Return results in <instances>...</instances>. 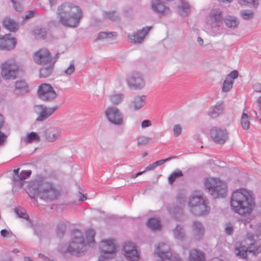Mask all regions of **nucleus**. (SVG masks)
Here are the masks:
<instances>
[{
    "instance_id": "1",
    "label": "nucleus",
    "mask_w": 261,
    "mask_h": 261,
    "mask_svg": "<svg viewBox=\"0 0 261 261\" xmlns=\"http://www.w3.org/2000/svg\"><path fill=\"white\" fill-rule=\"evenodd\" d=\"M230 206L234 213L241 216L250 214L255 206L252 192L245 189L234 191L231 195Z\"/></svg>"
},
{
    "instance_id": "2",
    "label": "nucleus",
    "mask_w": 261,
    "mask_h": 261,
    "mask_svg": "<svg viewBox=\"0 0 261 261\" xmlns=\"http://www.w3.org/2000/svg\"><path fill=\"white\" fill-rule=\"evenodd\" d=\"M208 201L202 193L195 191L191 195L189 206L190 211L196 216H205L208 214L210 207L208 205Z\"/></svg>"
},
{
    "instance_id": "3",
    "label": "nucleus",
    "mask_w": 261,
    "mask_h": 261,
    "mask_svg": "<svg viewBox=\"0 0 261 261\" xmlns=\"http://www.w3.org/2000/svg\"><path fill=\"white\" fill-rule=\"evenodd\" d=\"M204 186L214 199L224 198L227 195L226 183L218 178H207L204 180Z\"/></svg>"
},
{
    "instance_id": "4",
    "label": "nucleus",
    "mask_w": 261,
    "mask_h": 261,
    "mask_svg": "<svg viewBox=\"0 0 261 261\" xmlns=\"http://www.w3.org/2000/svg\"><path fill=\"white\" fill-rule=\"evenodd\" d=\"M71 241L70 242L66 252L73 255H79L85 251L87 244L83 233L81 231L75 229L71 231Z\"/></svg>"
},
{
    "instance_id": "5",
    "label": "nucleus",
    "mask_w": 261,
    "mask_h": 261,
    "mask_svg": "<svg viewBox=\"0 0 261 261\" xmlns=\"http://www.w3.org/2000/svg\"><path fill=\"white\" fill-rule=\"evenodd\" d=\"M69 10L66 12V27L76 28L79 26L83 16V11L81 8L71 3L68 4Z\"/></svg>"
},
{
    "instance_id": "6",
    "label": "nucleus",
    "mask_w": 261,
    "mask_h": 261,
    "mask_svg": "<svg viewBox=\"0 0 261 261\" xmlns=\"http://www.w3.org/2000/svg\"><path fill=\"white\" fill-rule=\"evenodd\" d=\"M101 245L105 248L101 249V256L98 261H105V259L114 258L116 255V247L112 239L102 240Z\"/></svg>"
},
{
    "instance_id": "7",
    "label": "nucleus",
    "mask_w": 261,
    "mask_h": 261,
    "mask_svg": "<svg viewBox=\"0 0 261 261\" xmlns=\"http://www.w3.org/2000/svg\"><path fill=\"white\" fill-rule=\"evenodd\" d=\"M33 58L34 62L37 64L45 65L54 63L50 52L45 48H40L35 51Z\"/></svg>"
},
{
    "instance_id": "8",
    "label": "nucleus",
    "mask_w": 261,
    "mask_h": 261,
    "mask_svg": "<svg viewBox=\"0 0 261 261\" xmlns=\"http://www.w3.org/2000/svg\"><path fill=\"white\" fill-rule=\"evenodd\" d=\"M105 115L108 120L115 125L123 124V114L117 108L109 107L105 111Z\"/></svg>"
},
{
    "instance_id": "9",
    "label": "nucleus",
    "mask_w": 261,
    "mask_h": 261,
    "mask_svg": "<svg viewBox=\"0 0 261 261\" xmlns=\"http://www.w3.org/2000/svg\"><path fill=\"white\" fill-rule=\"evenodd\" d=\"M37 92L39 96L44 100H53L57 96L56 92L53 86L46 83H42L40 85Z\"/></svg>"
},
{
    "instance_id": "10",
    "label": "nucleus",
    "mask_w": 261,
    "mask_h": 261,
    "mask_svg": "<svg viewBox=\"0 0 261 261\" xmlns=\"http://www.w3.org/2000/svg\"><path fill=\"white\" fill-rule=\"evenodd\" d=\"M18 71V67L15 62H6L1 65L2 76L6 79L15 78Z\"/></svg>"
},
{
    "instance_id": "11",
    "label": "nucleus",
    "mask_w": 261,
    "mask_h": 261,
    "mask_svg": "<svg viewBox=\"0 0 261 261\" xmlns=\"http://www.w3.org/2000/svg\"><path fill=\"white\" fill-rule=\"evenodd\" d=\"M154 254L161 259L162 261L171 260L172 256L170 246L164 243H161L154 250Z\"/></svg>"
},
{
    "instance_id": "12",
    "label": "nucleus",
    "mask_w": 261,
    "mask_h": 261,
    "mask_svg": "<svg viewBox=\"0 0 261 261\" xmlns=\"http://www.w3.org/2000/svg\"><path fill=\"white\" fill-rule=\"evenodd\" d=\"M210 135L214 141L219 144H224L228 139L226 130L217 127H214L211 129Z\"/></svg>"
},
{
    "instance_id": "13",
    "label": "nucleus",
    "mask_w": 261,
    "mask_h": 261,
    "mask_svg": "<svg viewBox=\"0 0 261 261\" xmlns=\"http://www.w3.org/2000/svg\"><path fill=\"white\" fill-rule=\"evenodd\" d=\"M127 82L129 87L135 89H141L145 86L142 75L139 72L133 73L127 77Z\"/></svg>"
},
{
    "instance_id": "14",
    "label": "nucleus",
    "mask_w": 261,
    "mask_h": 261,
    "mask_svg": "<svg viewBox=\"0 0 261 261\" xmlns=\"http://www.w3.org/2000/svg\"><path fill=\"white\" fill-rule=\"evenodd\" d=\"M152 11L160 17L165 16L170 14V8L166 6L162 0H152L151 3Z\"/></svg>"
},
{
    "instance_id": "15",
    "label": "nucleus",
    "mask_w": 261,
    "mask_h": 261,
    "mask_svg": "<svg viewBox=\"0 0 261 261\" xmlns=\"http://www.w3.org/2000/svg\"><path fill=\"white\" fill-rule=\"evenodd\" d=\"M151 28V26L146 27L138 30L133 35L129 34L127 35L128 40L132 43H141L143 41L145 37L147 35Z\"/></svg>"
},
{
    "instance_id": "16",
    "label": "nucleus",
    "mask_w": 261,
    "mask_h": 261,
    "mask_svg": "<svg viewBox=\"0 0 261 261\" xmlns=\"http://www.w3.org/2000/svg\"><path fill=\"white\" fill-rule=\"evenodd\" d=\"M16 43L15 39L11 37L10 35H6L0 37V49L13 48Z\"/></svg>"
},
{
    "instance_id": "17",
    "label": "nucleus",
    "mask_w": 261,
    "mask_h": 261,
    "mask_svg": "<svg viewBox=\"0 0 261 261\" xmlns=\"http://www.w3.org/2000/svg\"><path fill=\"white\" fill-rule=\"evenodd\" d=\"M192 228L194 239L198 241L202 240L205 231V228L203 224L198 221H194L192 224Z\"/></svg>"
},
{
    "instance_id": "18",
    "label": "nucleus",
    "mask_w": 261,
    "mask_h": 261,
    "mask_svg": "<svg viewBox=\"0 0 261 261\" xmlns=\"http://www.w3.org/2000/svg\"><path fill=\"white\" fill-rule=\"evenodd\" d=\"M39 112V116L37 118V121H43L50 116L56 110L54 108H47L40 105L37 107Z\"/></svg>"
},
{
    "instance_id": "19",
    "label": "nucleus",
    "mask_w": 261,
    "mask_h": 261,
    "mask_svg": "<svg viewBox=\"0 0 261 261\" xmlns=\"http://www.w3.org/2000/svg\"><path fill=\"white\" fill-rule=\"evenodd\" d=\"M223 101H218L215 105L212 106L210 108L208 115L212 118H216L222 114L224 109Z\"/></svg>"
},
{
    "instance_id": "20",
    "label": "nucleus",
    "mask_w": 261,
    "mask_h": 261,
    "mask_svg": "<svg viewBox=\"0 0 261 261\" xmlns=\"http://www.w3.org/2000/svg\"><path fill=\"white\" fill-rule=\"evenodd\" d=\"M60 195L59 191L53 188L44 190L39 193L40 198L43 199L54 200Z\"/></svg>"
},
{
    "instance_id": "21",
    "label": "nucleus",
    "mask_w": 261,
    "mask_h": 261,
    "mask_svg": "<svg viewBox=\"0 0 261 261\" xmlns=\"http://www.w3.org/2000/svg\"><path fill=\"white\" fill-rule=\"evenodd\" d=\"M210 17L212 22L217 27H221L223 24L224 19H223L222 13L219 10L212 11Z\"/></svg>"
},
{
    "instance_id": "22",
    "label": "nucleus",
    "mask_w": 261,
    "mask_h": 261,
    "mask_svg": "<svg viewBox=\"0 0 261 261\" xmlns=\"http://www.w3.org/2000/svg\"><path fill=\"white\" fill-rule=\"evenodd\" d=\"M145 96H135L130 104V107L135 111H137L142 108L145 104Z\"/></svg>"
},
{
    "instance_id": "23",
    "label": "nucleus",
    "mask_w": 261,
    "mask_h": 261,
    "mask_svg": "<svg viewBox=\"0 0 261 261\" xmlns=\"http://www.w3.org/2000/svg\"><path fill=\"white\" fill-rule=\"evenodd\" d=\"M189 259L190 261H205L204 253L196 249L190 250Z\"/></svg>"
},
{
    "instance_id": "24",
    "label": "nucleus",
    "mask_w": 261,
    "mask_h": 261,
    "mask_svg": "<svg viewBox=\"0 0 261 261\" xmlns=\"http://www.w3.org/2000/svg\"><path fill=\"white\" fill-rule=\"evenodd\" d=\"M247 246L241 245L234 249V253L237 257L242 259L248 260V249Z\"/></svg>"
},
{
    "instance_id": "25",
    "label": "nucleus",
    "mask_w": 261,
    "mask_h": 261,
    "mask_svg": "<svg viewBox=\"0 0 261 261\" xmlns=\"http://www.w3.org/2000/svg\"><path fill=\"white\" fill-rule=\"evenodd\" d=\"M175 239L184 241L186 238L184 227L180 224H177L173 230Z\"/></svg>"
},
{
    "instance_id": "26",
    "label": "nucleus",
    "mask_w": 261,
    "mask_h": 261,
    "mask_svg": "<svg viewBox=\"0 0 261 261\" xmlns=\"http://www.w3.org/2000/svg\"><path fill=\"white\" fill-rule=\"evenodd\" d=\"M248 253L254 256H257L261 253V245L256 242L247 243Z\"/></svg>"
},
{
    "instance_id": "27",
    "label": "nucleus",
    "mask_w": 261,
    "mask_h": 261,
    "mask_svg": "<svg viewBox=\"0 0 261 261\" xmlns=\"http://www.w3.org/2000/svg\"><path fill=\"white\" fill-rule=\"evenodd\" d=\"M225 25L229 28L236 29L239 24V20L232 16H228L224 19Z\"/></svg>"
},
{
    "instance_id": "28",
    "label": "nucleus",
    "mask_w": 261,
    "mask_h": 261,
    "mask_svg": "<svg viewBox=\"0 0 261 261\" xmlns=\"http://www.w3.org/2000/svg\"><path fill=\"white\" fill-rule=\"evenodd\" d=\"M44 66L41 68L39 71L40 77H46L50 75L53 70L54 63H50L44 65Z\"/></svg>"
},
{
    "instance_id": "29",
    "label": "nucleus",
    "mask_w": 261,
    "mask_h": 261,
    "mask_svg": "<svg viewBox=\"0 0 261 261\" xmlns=\"http://www.w3.org/2000/svg\"><path fill=\"white\" fill-rule=\"evenodd\" d=\"M103 15L105 19L111 21H119L120 17L116 11H103Z\"/></svg>"
},
{
    "instance_id": "30",
    "label": "nucleus",
    "mask_w": 261,
    "mask_h": 261,
    "mask_svg": "<svg viewBox=\"0 0 261 261\" xmlns=\"http://www.w3.org/2000/svg\"><path fill=\"white\" fill-rule=\"evenodd\" d=\"M180 4V6H178L179 13L181 16H187L190 13V6L187 2L182 0Z\"/></svg>"
},
{
    "instance_id": "31",
    "label": "nucleus",
    "mask_w": 261,
    "mask_h": 261,
    "mask_svg": "<svg viewBox=\"0 0 261 261\" xmlns=\"http://www.w3.org/2000/svg\"><path fill=\"white\" fill-rule=\"evenodd\" d=\"M147 226L152 230H156L161 228L160 220L155 218H151L146 222Z\"/></svg>"
},
{
    "instance_id": "32",
    "label": "nucleus",
    "mask_w": 261,
    "mask_h": 261,
    "mask_svg": "<svg viewBox=\"0 0 261 261\" xmlns=\"http://www.w3.org/2000/svg\"><path fill=\"white\" fill-rule=\"evenodd\" d=\"M3 24L6 29L12 32L16 31L18 28V24L9 18L4 19Z\"/></svg>"
},
{
    "instance_id": "33",
    "label": "nucleus",
    "mask_w": 261,
    "mask_h": 261,
    "mask_svg": "<svg viewBox=\"0 0 261 261\" xmlns=\"http://www.w3.org/2000/svg\"><path fill=\"white\" fill-rule=\"evenodd\" d=\"M183 208L184 207L179 205H173L169 207V211L174 218L178 219L182 214Z\"/></svg>"
},
{
    "instance_id": "34",
    "label": "nucleus",
    "mask_w": 261,
    "mask_h": 261,
    "mask_svg": "<svg viewBox=\"0 0 261 261\" xmlns=\"http://www.w3.org/2000/svg\"><path fill=\"white\" fill-rule=\"evenodd\" d=\"M124 255L127 259L130 261H136L139 258L137 249H134L131 251L127 249V252H124Z\"/></svg>"
},
{
    "instance_id": "35",
    "label": "nucleus",
    "mask_w": 261,
    "mask_h": 261,
    "mask_svg": "<svg viewBox=\"0 0 261 261\" xmlns=\"http://www.w3.org/2000/svg\"><path fill=\"white\" fill-rule=\"evenodd\" d=\"M78 208L79 204L76 200H69L66 202V213H74Z\"/></svg>"
},
{
    "instance_id": "36",
    "label": "nucleus",
    "mask_w": 261,
    "mask_h": 261,
    "mask_svg": "<svg viewBox=\"0 0 261 261\" xmlns=\"http://www.w3.org/2000/svg\"><path fill=\"white\" fill-rule=\"evenodd\" d=\"M40 140V137L38 134L35 132H31L26 136L25 141L27 143L38 142Z\"/></svg>"
},
{
    "instance_id": "37",
    "label": "nucleus",
    "mask_w": 261,
    "mask_h": 261,
    "mask_svg": "<svg viewBox=\"0 0 261 261\" xmlns=\"http://www.w3.org/2000/svg\"><path fill=\"white\" fill-rule=\"evenodd\" d=\"M233 84V81L226 77L223 82L222 91L224 92H227L229 91L232 89Z\"/></svg>"
},
{
    "instance_id": "38",
    "label": "nucleus",
    "mask_w": 261,
    "mask_h": 261,
    "mask_svg": "<svg viewBox=\"0 0 261 261\" xmlns=\"http://www.w3.org/2000/svg\"><path fill=\"white\" fill-rule=\"evenodd\" d=\"M241 123L242 127L244 129H248L250 126V121L249 116L245 113H243L242 115Z\"/></svg>"
},
{
    "instance_id": "39",
    "label": "nucleus",
    "mask_w": 261,
    "mask_h": 261,
    "mask_svg": "<svg viewBox=\"0 0 261 261\" xmlns=\"http://www.w3.org/2000/svg\"><path fill=\"white\" fill-rule=\"evenodd\" d=\"M95 231L93 229H90L86 231V239L88 244H94L95 243L94 237Z\"/></svg>"
},
{
    "instance_id": "40",
    "label": "nucleus",
    "mask_w": 261,
    "mask_h": 261,
    "mask_svg": "<svg viewBox=\"0 0 261 261\" xmlns=\"http://www.w3.org/2000/svg\"><path fill=\"white\" fill-rule=\"evenodd\" d=\"M183 176L182 172L180 170H176L174 172L172 173L168 177L169 183L172 185L176 180V178Z\"/></svg>"
},
{
    "instance_id": "41",
    "label": "nucleus",
    "mask_w": 261,
    "mask_h": 261,
    "mask_svg": "<svg viewBox=\"0 0 261 261\" xmlns=\"http://www.w3.org/2000/svg\"><path fill=\"white\" fill-rule=\"evenodd\" d=\"M123 99V95L122 94H114L110 96L111 101L115 105H118L121 102Z\"/></svg>"
},
{
    "instance_id": "42",
    "label": "nucleus",
    "mask_w": 261,
    "mask_h": 261,
    "mask_svg": "<svg viewBox=\"0 0 261 261\" xmlns=\"http://www.w3.org/2000/svg\"><path fill=\"white\" fill-rule=\"evenodd\" d=\"M57 15L59 18L60 22L62 23L63 25L65 24V11L64 10V6H61L58 8L57 11Z\"/></svg>"
},
{
    "instance_id": "43",
    "label": "nucleus",
    "mask_w": 261,
    "mask_h": 261,
    "mask_svg": "<svg viewBox=\"0 0 261 261\" xmlns=\"http://www.w3.org/2000/svg\"><path fill=\"white\" fill-rule=\"evenodd\" d=\"M241 16L244 20H250L254 17V12L251 10H245L241 12Z\"/></svg>"
},
{
    "instance_id": "44",
    "label": "nucleus",
    "mask_w": 261,
    "mask_h": 261,
    "mask_svg": "<svg viewBox=\"0 0 261 261\" xmlns=\"http://www.w3.org/2000/svg\"><path fill=\"white\" fill-rule=\"evenodd\" d=\"M259 0H239V3L241 5H252L253 7L257 8L259 5Z\"/></svg>"
},
{
    "instance_id": "45",
    "label": "nucleus",
    "mask_w": 261,
    "mask_h": 261,
    "mask_svg": "<svg viewBox=\"0 0 261 261\" xmlns=\"http://www.w3.org/2000/svg\"><path fill=\"white\" fill-rule=\"evenodd\" d=\"M117 33L115 32H110L109 33H106L105 32H100L97 37V40H100L102 39H105L107 38L111 37V36H116Z\"/></svg>"
},
{
    "instance_id": "46",
    "label": "nucleus",
    "mask_w": 261,
    "mask_h": 261,
    "mask_svg": "<svg viewBox=\"0 0 261 261\" xmlns=\"http://www.w3.org/2000/svg\"><path fill=\"white\" fill-rule=\"evenodd\" d=\"M234 228L232 224L227 222L224 224V232L227 235H232L233 233Z\"/></svg>"
},
{
    "instance_id": "47",
    "label": "nucleus",
    "mask_w": 261,
    "mask_h": 261,
    "mask_svg": "<svg viewBox=\"0 0 261 261\" xmlns=\"http://www.w3.org/2000/svg\"><path fill=\"white\" fill-rule=\"evenodd\" d=\"M186 202V197L184 194L182 193H178L176 196L177 205L184 207Z\"/></svg>"
},
{
    "instance_id": "48",
    "label": "nucleus",
    "mask_w": 261,
    "mask_h": 261,
    "mask_svg": "<svg viewBox=\"0 0 261 261\" xmlns=\"http://www.w3.org/2000/svg\"><path fill=\"white\" fill-rule=\"evenodd\" d=\"M46 136L48 141H54L59 136V134L52 130H48L46 132Z\"/></svg>"
},
{
    "instance_id": "49",
    "label": "nucleus",
    "mask_w": 261,
    "mask_h": 261,
    "mask_svg": "<svg viewBox=\"0 0 261 261\" xmlns=\"http://www.w3.org/2000/svg\"><path fill=\"white\" fill-rule=\"evenodd\" d=\"M127 249L131 251L132 250L137 249V248L134 243L129 241L126 242L123 246V250L124 252H127Z\"/></svg>"
},
{
    "instance_id": "50",
    "label": "nucleus",
    "mask_w": 261,
    "mask_h": 261,
    "mask_svg": "<svg viewBox=\"0 0 261 261\" xmlns=\"http://www.w3.org/2000/svg\"><path fill=\"white\" fill-rule=\"evenodd\" d=\"M31 173H32V171L31 170L22 171L19 173V175H18V177L20 180H23L29 178L30 176Z\"/></svg>"
},
{
    "instance_id": "51",
    "label": "nucleus",
    "mask_w": 261,
    "mask_h": 261,
    "mask_svg": "<svg viewBox=\"0 0 261 261\" xmlns=\"http://www.w3.org/2000/svg\"><path fill=\"white\" fill-rule=\"evenodd\" d=\"M149 142V139L145 137H141L138 139V145L139 146H144Z\"/></svg>"
},
{
    "instance_id": "52",
    "label": "nucleus",
    "mask_w": 261,
    "mask_h": 261,
    "mask_svg": "<svg viewBox=\"0 0 261 261\" xmlns=\"http://www.w3.org/2000/svg\"><path fill=\"white\" fill-rule=\"evenodd\" d=\"M34 33L36 36V38L38 39L41 37H44L46 35V33L43 29L39 28H36L34 30Z\"/></svg>"
},
{
    "instance_id": "53",
    "label": "nucleus",
    "mask_w": 261,
    "mask_h": 261,
    "mask_svg": "<svg viewBox=\"0 0 261 261\" xmlns=\"http://www.w3.org/2000/svg\"><path fill=\"white\" fill-rule=\"evenodd\" d=\"M15 211L19 217L26 219L28 218V216L24 210L15 208Z\"/></svg>"
},
{
    "instance_id": "54",
    "label": "nucleus",
    "mask_w": 261,
    "mask_h": 261,
    "mask_svg": "<svg viewBox=\"0 0 261 261\" xmlns=\"http://www.w3.org/2000/svg\"><path fill=\"white\" fill-rule=\"evenodd\" d=\"M15 87L16 88L18 89H25L27 86L25 82L20 81L16 83Z\"/></svg>"
},
{
    "instance_id": "55",
    "label": "nucleus",
    "mask_w": 261,
    "mask_h": 261,
    "mask_svg": "<svg viewBox=\"0 0 261 261\" xmlns=\"http://www.w3.org/2000/svg\"><path fill=\"white\" fill-rule=\"evenodd\" d=\"M75 71L74 68V61L72 60L69 66L66 68V74L71 75Z\"/></svg>"
},
{
    "instance_id": "56",
    "label": "nucleus",
    "mask_w": 261,
    "mask_h": 261,
    "mask_svg": "<svg viewBox=\"0 0 261 261\" xmlns=\"http://www.w3.org/2000/svg\"><path fill=\"white\" fill-rule=\"evenodd\" d=\"M174 135L175 137L179 136L181 133V127L180 125L176 124L173 127Z\"/></svg>"
},
{
    "instance_id": "57",
    "label": "nucleus",
    "mask_w": 261,
    "mask_h": 261,
    "mask_svg": "<svg viewBox=\"0 0 261 261\" xmlns=\"http://www.w3.org/2000/svg\"><path fill=\"white\" fill-rule=\"evenodd\" d=\"M175 156H170V157L168 158L165 159H163V160H161L156 161V162H154V164H155L156 166L157 167L158 166H160V165H163L165 162H166L167 161H170V160H171L172 159H175Z\"/></svg>"
},
{
    "instance_id": "58",
    "label": "nucleus",
    "mask_w": 261,
    "mask_h": 261,
    "mask_svg": "<svg viewBox=\"0 0 261 261\" xmlns=\"http://www.w3.org/2000/svg\"><path fill=\"white\" fill-rule=\"evenodd\" d=\"M239 73L237 70H233L229 74H228L227 76V78H229V79H231L233 81V80L237 79Z\"/></svg>"
},
{
    "instance_id": "59",
    "label": "nucleus",
    "mask_w": 261,
    "mask_h": 261,
    "mask_svg": "<svg viewBox=\"0 0 261 261\" xmlns=\"http://www.w3.org/2000/svg\"><path fill=\"white\" fill-rule=\"evenodd\" d=\"M1 234L4 238H10L12 236V232L7 229H2Z\"/></svg>"
},
{
    "instance_id": "60",
    "label": "nucleus",
    "mask_w": 261,
    "mask_h": 261,
    "mask_svg": "<svg viewBox=\"0 0 261 261\" xmlns=\"http://www.w3.org/2000/svg\"><path fill=\"white\" fill-rule=\"evenodd\" d=\"M254 235L252 232H248L246 234V239L252 243L253 242H256L254 240Z\"/></svg>"
},
{
    "instance_id": "61",
    "label": "nucleus",
    "mask_w": 261,
    "mask_h": 261,
    "mask_svg": "<svg viewBox=\"0 0 261 261\" xmlns=\"http://www.w3.org/2000/svg\"><path fill=\"white\" fill-rule=\"evenodd\" d=\"M151 125V122L149 120H145L141 123V126L142 128H145L149 127Z\"/></svg>"
},
{
    "instance_id": "62",
    "label": "nucleus",
    "mask_w": 261,
    "mask_h": 261,
    "mask_svg": "<svg viewBox=\"0 0 261 261\" xmlns=\"http://www.w3.org/2000/svg\"><path fill=\"white\" fill-rule=\"evenodd\" d=\"M7 138V136L0 132V145H3Z\"/></svg>"
},
{
    "instance_id": "63",
    "label": "nucleus",
    "mask_w": 261,
    "mask_h": 261,
    "mask_svg": "<svg viewBox=\"0 0 261 261\" xmlns=\"http://www.w3.org/2000/svg\"><path fill=\"white\" fill-rule=\"evenodd\" d=\"M254 90L258 93H261V84L257 83L254 86Z\"/></svg>"
},
{
    "instance_id": "64",
    "label": "nucleus",
    "mask_w": 261,
    "mask_h": 261,
    "mask_svg": "<svg viewBox=\"0 0 261 261\" xmlns=\"http://www.w3.org/2000/svg\"><path fill=\"white\" fill-rule=\"evenodd\" d=\"M256 236L261 239V225L257 227L256 230Z\"/></svg>"
}]
</instances>
